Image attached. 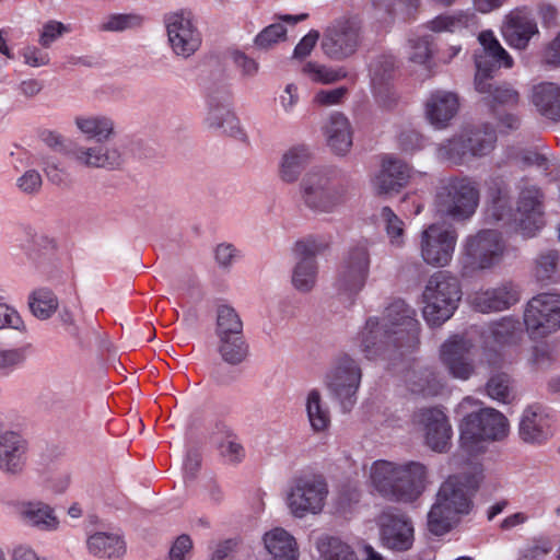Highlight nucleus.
Here are the masks:
<instances>
[{
    "label": "nucleus",
    "instance_id": "31",
    "mask_svg": "<svg viewBox=\"0 0 560 560\" xmlns=\"http://www.w3.org/2000/svg\"><path fill=\"white\" fill-rule=\"evenodd\" d=\"M86 547L91 555L100 559H119L126 553L125 540L116 533H94L88 537Z\"/></svg>",
    "mask_w": 560,
    "mask_h": 560
},
{
    "label": "nucleus",
    "instance_id": "57",
    "mask_svg": "<svg viewBox=\"0 0 560 560\" xmlns=\"http://www.w3.org/2000/svg\"><path fill=\"white\" fill-rule=\"evenodd\" d=\"M287 28L280 23H273L261 30L254 38V45L258 49L267 50L284 39Z\"/></svg>",
    "mask_w": 560,
    "mask_h": 560
},
{
    "label": "nucleus",
    "instance_id": "4",
    "mask_svg": "<svg viewBox=\"0 0 560 560\" xmlns=\"http://www.w3.org/2000/svg\"><path fill=\"white\" fill-rule=\"evenodd\" d=\"M300 190L305 207L329 213L346 201L348 180L335 168L313 171L302 179Z\"/></svg>",
    "mask_w": 560,
    "mask_h": 560
},
{
    "label": "nucleus",
    "instance_id": "14",
    "mask_svg": "<svg viewBox=\"0 0 560 560\" xmlns=\"http://www.w3.org/2000/svg\"><path fill=\"white\" fill-rule=\"evenodd\" d=\"M206 104V124L209 128L237 139L245 137L237 117L231 109V93L226 85L208 88Z\"/></svg>",
    "mask_w": 560,
    "mask_h": 560
},
{
    "label": "nucleus",
    "instance_id": "53",
    "mask_svg": "<svg viewBox=\"0 0 560 560\" xmlns=\"http://www.w3.org/2000/svg\"><path fill=\"white\" fill-rule=\"evenodd\" d=\"M325 476L313 467H305L299 470L289 490H328Z\"/></svg>",
    "mask_w": 560,
    "mask_h": 560
},
{
    "label": "nucleus",
    "instance_id": "50",
    "mask_svg": "<svg viewBox=\"0 0 560 560\" xmlns=\"http://www.w3.org/2000/svg\"><path fill=\"white\" fill-rule=\"evenodd\" d=\"M401 488L406 490H425L428 486V469L419 462H409L401 465Z\"/></svg>",
    "mask_w": 560,
    "mask_h": 560
},
{
    "label": "nucleus",
    "instance_id": "59",
    "mask_svg": "<svg viewBox=\"0 0 560 560\" xmlns=\"http://www.w3.org/2000/svg\"><path fill=\"white\" fill-rule=\"evenodd\" d=\"M381 217L385 222L387 235L392 244L400 245L404 236V222L394 213L389 207H383Z\"/></svg>",
    "mask_w": 560,
    "mask_h": 560
},
{
    "label": "nucleus",
    "instance_id": "20",
    "mask_svg": "<svg viewBox=\"0 0 560 560\" xmlns=\"http://www.w3.org/2000/svg\"><path fill=\"white\" fill-rule=\"evenodd\" d=\"M376 523L383 547L396 552H405L412 548L415 527L408 516L385 510L378 515Z\"/></svg>",
    "mask_w": 560,
    "mask_h": 560
},
{
    "label": "nucleus",
    "instance_id": "21",
    "mask_svg": "<svg viewBox=\"0 0 560 560\" xmlns=\"http://www.w3.org/2000/svg\"><path fill=\"white\" fill-rule=\"evenodd\" d=\"M556 411L541 406H528L522 413L518 434L523 442L533 445L545 444L555 433Z\"/></svg>",
    "mask_w": 560,
    "mask_h": 560
},
{
    "label": "nucleus",
    "instance_id": "8",
    "mask_svg": "<svg viewBox=\"0 0 560 560\" xmlns=\"http://www.w3.org/2000/svg\"><path fill=\"white\" fill-rule=\"evenodd\" d=\"M361 378L360 365L347 353L339 355L326 373L325 385L343 412L351 411L357 404Z\"/></svg>",
    "mask_w": 560,
    "mask_h": 560
},
{
    "label": "nucleus",
    "instance_id": "28",
    "mask_svg": "<svg viewBox=\"0 0 560 560\" xmlns=\"http://www.w3.org/2000/svg\"><path fill=\"white\" fill-rule=\"evenodd\" d=\"M26 441L16 432L0 434V469L15 474L21 471L26 460Z\"/></svg>",
    "mask_w": 560,
    "mask_h": 560
},
{
    "label": "nucleus",
    "instance_id": "41",
    "mask_svg": "<svg viewBox=\"0 0 560 560\" xmlns=\"http://www.w3.org/2000/svg\"><path fill=\"white\" fill-rule=\"evenodd\" d=\"M475 27H477V16L469 11L441 14L429 22V28L433 32L459 33Z\"/></svg>",
    "mask_w": 560,
    "mask_h": 560
},
{
    "label": "nucleus",
    "instance_id": "29",
    "mask_svg": "<svg viewBox=\"0 0 560 560\" xmlns=\"http://www.w3.org/2000/svg\"><path fill=\"white\" fill-rule=\"evenodd\" d=\"M458 97L446 91H434L425 103L428 120L436 128H443L456 115L458 110Z\"/></svg>",
    "mask_w": 560,
    "mask_h": 560
},
{
    "label": "nucleus",
    "instance_id": "15",
    "mask_svg": "<svg viewBox=\"0 0 560 560\" xmlns=\"http://www.w3.org/2000/svg\"><path fill=\"white\" fill-rule=\"evenodd\" d=\"M457 232L452 226L433 223L421 233L420 252L423 260L434 267H444L453 258Z\"/></svg>",
    "mask_w": 560,
    "mask_h": 560
},
{
    "label": "nucleus",
    "instance_id": "7",
    "mask_svg": "<svg viewBox=\"0 0 560 560\" xmlns=\"http://www.w3.org/2000/svg\"><path fill=\"white\" fill-rule=\"evenodd\" d=\"M504 252L501 233L497 230H482L469 236L460 258V273L471 277L477 271L490 269L497 265Z\"/></svg>",
    "mask_w": 560,
    "mask_h": 560
},
{
    "label": "nucleus",
    "instance_id": "42",
    "mask_svg": "<svg viewBox=\"0 0 560 560\" xmlns=\"http://www.w3.org/2000/svg\"><path fill=\"white\" fill-rule=\"evenodd\" d=\"M218 352L222 360L230 365L243 363L249 354V346L243 334L240 335H218Z\"/></svg>",
    "mask_w": 560,
    "mask_h": 560
},
{
    "label": "nucleus",
    "instance_id": "39",
    "mask_svg": "<svg viewBox=\"0 0 560 560\" xmlns=\"http://www.w3.org/2000/svg\"><path fill=\"white\" fill-rule=\"evenodd\" d=\"M395 69V58L390 55H381L371 61L369 72L374 93L388 92Z\"/></svg>",
    "mask_w": 560,
    "mask_h": 560
},
{
    "label": "nucleus",
    "instance_id": "11",
    "mask_svg": "<svg viewBox=\"0 0 560 560\" xmlns=\"http://www.w3.org/2000/svg\"><path fill=\"white\" fill-rule=\"evenodd\" d=\"M361 44V25L353 18H339L324 31L322 50L335 61L353 56Z\"/></svg>",
    "mask_w": 560,
    "mask_h": 560
},
{
    "label": "nucleus",
    "instance_id": "18",
    "mask_svg": "<svg viewBox=\"0 0 560 560\" xmlns=\"http://www.w3.org/2000/svg\"><path fill=\"white\" fill-rule=\"evenodd\" d=\"M327 246V243L313 236L295 243L294 253L298 261L292 272V284L298 291L306 293L314 288L317 279L316 256Z\"/></svg>",
    "mask_w": 560,
    "mask_h": 560
},
{
    "label": "nucleus",
    "instance_id": "49",
    "mask_svg": "<svg viewBox=\"0 0 560 560\" xmlns=\"http://www.w3.org/2000/svg\"><path fill=\"white\" fill-rule=\"evenodd\" d=\"M75 124L83 133L97 141L107 139L114 131L113 120L105 116L78 117Z\"/></svg>",
    "mask_w": 560,
    "mask_h": 560
},
{
    "label": "nucleus",
    "instance_id": "37",
    "mask_svg": "<svg viewBox=\"0 0 560 560\" xmlns=\"http://www.w3.org/2000/svg\"><path fill=\"white\" fill-rule=\"evenodd\" d=\"M75 159L91 167H118L121 163L120 152L116 149H107L103 145L95 148H79L73 151Z\"/></svg>",
    "mask_w": 560,
    "mask_h": 560
},
{
    "label": "nucleus",
    "instance_id": "12",
    "mask_svg": "<svg viewBox=\"0 0 560 560\" xmlns=\"http://www.w3.org/2000/svg\"><path fill=\"white\" fill-rule=\"evenodd\" d=\"M524 325L532 338H544L560 328V294L540 293L524 312Z\"/></svg>",
    "mask_w": 560,
    "mask_h": 560
},
{
    "label": "nucleus",
    "instance_id": "2",
    "mask_svg": "<svg viewBox=\"0 0 560 560\" xmlns=\"http://www.w3.org/2000/svg\"><path fill=\"white\" fill-rule=\"evenodd\" d=\"M516 210L512 207L510 186L502 176L491 177L488 183V218L498 226L514 230L525 237L534 236L545 224L544 199L540 187L522 178L518 185Z\"/></svg>",
    "mask_w": 560,
    "mask_h": 560
},
{
    "label": "nucleus",
    "instance_id": "23",
    "mask_svg": "<svg viewBox=\"0 0 560 560\" xmlns=\"http://www.w3.org/2000/svg\"><path fill=\"white\" fill-rule=\"evenodd\" d=\"M536 34H538L537 22L527 8H517L506 15L502 35L510 47L523 50Z\"/></svg>",
    "mask_w": 560,
    "mask_h": 560
},
{
    "label": "nucleus",
    "instance_id": "51",
    "mask_svg": "<svg viewBox=\"0 0 560 560\" xmlns=\"http://www.w3.org/2000/svg\"><path fill=\"white\" fill-rule=\"evenodd\" d=\"M467 130L441 144L439 153L454 164H463L470 156Z\"/></svg>",
    "mask_w": 560,
    "mask_h": 560
},
{
    "label": "nucleus",
    "instance_id": "25",
    "mask_svg": "<svg viewBox=\"0 0 560 560\" xmlns=\"http://www.w3.org/2000/svg\"><path fill=\"white\" fill-rule=\"evenodd\" d=\"M476 91L482 95V102L495 114L499 107H515L520 93L508 82H494L492 79L475 82Z\"/></svg>",
    "mask_w": 560,
    "mask_h": 560
},
{
    "label": "nucleus",
    "instance_id": "16",
    "mask_svg": "<svg viewBox=\"0 0 560 560\" xmlns=\"http://www.w3.org/2000/svg\"><path fill=\"white\" fill-rule=\"evenodd\" d=\"M522 323L513 317H503L491 323L482 334L483 355L493 369L501 368L505 346L516 345L522 337Z\"/></svg>",
    "mask_w": 560,
    "mask_h": 560
},
{
    "label": "nucleus",
    "instance_id": "54",
    "mask_svg": "<svg viewBox=\"0 0 560 560\" xmlns=\"http://www.w3.org/2000/svg\"><path fill=\"white\" fill-rule=\"evenodd\" d=\"M303 72L311 77L313 81L323 84H331L348 77V71L345 67L331 68L312 61H308L303 67Z\"/></svg>",
    "mask_w": 560,
    "mask_h": 560
},
{
    "label": "nucleus",
    "instance_id": "1",
    "mask_svg": "<svg viewBox=\"0 0 560 560\" xmlns=\"http://www.w3.org/2000/svg\"><path fill=\"white\" fill-rule=\"evenodd\" d=\"M419 334L416 311L397 299L386 307L382 323L377 317L366 319L359 334L360 350L368 360H394L415 351Z\"/></svg>",
    "mask_w": 560,
    "mask_h": 560
},
{
    "label": "nucleus",
    "instance_id": "40",
    "mask_svg": "<svg viewBox=\"0 0 560 560\" xmlns=\"http://www.w3.org/2000/svg\"><path fill=\"white\" fill-rule=\"evenodd\" d=\"M328 492H288L287 504L296 517L320 512L325 504V494Z\"/></svg>",
    "mask_w": 560,
    "mask_h": 560
},
{
    "label": "nucleus",
    "instance_id": "47",
    "mask_svg": "<svg viewBox=\"0 0 560 560\" xmlns=\"http://www.w3.org/2000/svg\"><path fill=\"white\" fill-rule=\"evenodd\" d=\"M30 308L38 319H48L57 311L59 302L56 294L47 288H39L28 298Z\"/></svg>",
    "mask_w": 560,
    "mask_h": 560
},
{
    "label": "nucleus",
    "instance_id": "61",
    "mask_svg": "<svg viewBox=\"0 0 560 560\" xmlns=\"http://www.w3.org/2000/svg\"><path fill=\"white\" fill-rule=\"evenodd\" d=\"M230 58L243 77L253 78L259 71L258 61L240 49H233L230 52Z\"/></svg>",
    "mask_w": 560,
    "mask_h": 560
},
{
    "label": "nucleus",
    "instance_id": "63",
    "mask_svg": "<svg viewBox=\"0 0 560 560\" xmlns=\"http://www.w3.org/2000/svg\"><path fill=\"white\" fill-rule=\"evenodd\" d=\"M425 139L416 130H402L398 137V143L401 151L413 153L424 147Z\"/></svg>",
    "mask_w": 560,
    "mask_h": 560
},
{
    "label": "nucleus",
    "instance_id": "62",
    "mask_svg": "<svg viewBox=\"0 0 560 560\" xmlns=\"http://www.w3.org/2000/svg\"><path fill=\"white\" fill-rule=\"evenodd\" d=\"M192 539L187 534H182L172 542L165 560H188L192 551Z\"/></svg>",
    "mask_w": 560,
    "mask_h": 560
},
{
    "label": "nucleus",
    "instance_id": "64",
    "mask_svg": "<svg viewBox=\"0 0 560 560\" xmlns=\"http://www.w3.org/2000/svg\"><path fill=\"white\" fill-rule=\"evenodd\" d=\"M552 548L548 539L535 540L523 549L522 560H544Z\"/></svg>",
    "mask_w": 560,
    "mask_h": 560
},
{
    "label": "nucleus",
    "instance_id": "13",
    "mask_svg": "<svg viewBox=\"0 0 560 560\" xmlns=\"http://www.w3.org/2000/svg\"><path fill=\"white\" fill-rule=\"evenodd\" d=\"M471 501L467 492H438L428 513V529L435 536L448 533L462 515L468 514Z\"/></svg>",
    "mask_w": 560,
    "mask_h": 560
},
{
    "label": "nucleus",
    "instance_id": "22",
    "mask_svg": "<svg viewBox=\"0 0 560 560\" xmlns=\"http://www.w3.org/2000/svg\"><path fill=\"white\" fill-rule=\"evenodd\" d=\"M423 427L425 443L435 452H446L450 446L452 428L446 415L438 407L421 408L413 417Z\"/></svg>",
    "mask_w": 560,
    "mask_h": 560
},
{
    "label": "nucleus",
    "instance_id": "32",
    "mask_svg": "<svg viewBox=\"0 0 560 560\" xmlns=\"http://www.w3.org/2000/svg\"><path fill=\"white\" fill-rule=\"evenodd\" d=\"M532 102L541 116L560 121V86L552 82H542L533 89Z\"/></svg>",
    "mask_w": 560,
    "mask_h": 560
},
{
    "label": "nucleus",
    "instance_id": "34",
    "mask_svg": "<svg viewBox=\"0 0 560 560\" xmlns=\"http://www.w3.org/2000/svg\"><path fill=\"white\" fill-rule=\"evenodd\" d=\"M326 136L328 145L336 154H346L352 145L350 122L341 113L330 116L326 126Z\"/></svg>",
    "mask_w": 560,
    "mask_h": 560
},
{
    "label": "nucleus",
    "instance_id": "35",
    "mask_svg": "<svg viewBox=\"0 0 560 560\" xmlns=\"http://www.w3.org/2000/svg\"><path fill=\"white\" fill-rule=\"evenodd\" d=\"M215 429L223 434V439L218 444L219 455L222 460L232 466H237L244 462L246 450L240 442L236 433L224 422H217Z\"/></svg>",
    "mask_w": 560,
    "mask_h": 560
},
{
    "label": "nucleus",
    "instance_id": "46",
    "mask_svg": "<svg viewBox=\"0 0 560 560\" xmlns=\"http://www.w3.org/2000/svg\"><path fill=\"white\" fill-rule=\"evenodd\" d=\"M315 546L322 560H355V552L339 537L323 535Z\"/></svg>",
    "mask_w": 560,
    "mask_h": 560
},
{
    "label": "nucleus",
    "instance_id": "19",
    "mask_svg": "<svg viewBox=\"0 0 560 560\" xmlns=\"http://www.w3.org/2000/svg\"><path fill=\"white\" fill-rule=\"evenodd\" d=\"M478 40L481 49L475 52L476 74L478 79H493L501 68L511 69L514 65L512 56L502 47L491 30L480 32Z\"/></svg>",
    "mask_w": 560,
    "mask_h": 560
},
{
    "label": "nucleus",
    "instance_id": "38",
    "mask_svg": "<svg viewBox=\"0 0 560 560\" xmlns=\"http://www.w3.org/2000/svg\"><path fill=\"white\" fill-rule=\"evenodd\" d=\"M401 465L378 459L372 464L371 480L374 490H404L400 483Z\"/></svg>",
    "mask_w": 560,
    "mask_h": 560
},
{
    "label": "nucleus",
    "instance_id": "30",
    "mask_svg": "<svg viewBox=\"0 0 560 560\" xmlns=\"http://www.w3.org/2000/svg\"><path fill=\"white\" fill-rule=\"evenodd\" d=\"M420 0H372L377 18L385 23L415 20Z\"/></svg>",
    "mask_w": 560,
    "mask_h": 560
},
{
    "label": "nucleus",
    "instance_id": "9",
    "mask_svg": "<svg viewBox=\"0 0 560 560\" xmlns=\"http://www.w3.org/2000/svg\"><path fill=\"white\" fill-rule=\"evenodd\" d=\"M167 43L174 55L187 59L195 55L202 44V35L190 9L182 8L163 15Z\"/></svg>",
    "mask_w": 560,
    "mask_h": 560
},
{
    "label": "nucleus",
    "instance_id": "44",
    "mask_svg": "<svg viewBox=\"0 0 560 560\" xmlns=\"http://www.w3.org/2000/svg\"><path fill=\"white\" fill-rule=\"evenodd\" d=\"M408 384L412 393L423 396L438 395L444 387L435 369L431 366L422 368L418 372L413 371L408 378Z\"/></svg>",
    "mask_w": 560,
    "mask_h": 560
},
{
    "label": "nucleus",
    "instance_id": "36",
    "mask_svg": "<svg viewBox=\"0 0 560 560\" xmlns=\"http://www.w3.org/2000/svg\"><path fill=\"white\" fill-rule=\"evenodd\" d=\"M311 158L310 149L306 145H295L289 149L282 156L280 164V177L285 183L298 180L305 170Z\"/></svg>",
    "mask_w": 560,
    "mask_h": 560
},
{
    "label": "nucleus",
    "instance_id": "24",
    "mask_svg": "<svg viewBox=\"0 0 560 560\" xmlns=\"http://www.w3.org/2000/svg\"><path fill=\"white\" fill-rule=\"evenodd\" d=\"M19 520L31 528L52 533L60 528V520L49 504L42 501H23L13 504Z\"/></svg>",
    "mask_w": 560,
    "mask_h": 560
},
{
    "label": "nucleus",
    "instance_id": "52",
    "mask_svg": "<svg viewBox=\"0 0 560 560\" xmlns=\"http://www.w3.org/2000/svg\"><path fill=\"white\" fill-rule=\"evenodd\" d=\"M215 334L217 336L243 334V322L232 306L226 304L218 306Z\"/></svg>",
    "mask_w": 560,
    "mask_h": 560
},
{
    "label": "nucleus",
    "instance_id": "10",
    "mask_svg": "<svg viewBox=\"0 0 560 560\" xmlns=\"http://www.w3.org/2000/svg\"><path fill=\"white\" fill-rule=\"evenodd\" d=\"M368 240H360L349 246L340 262L337 287L349 296L358 294L370 275L371 255Z\"/></svg>",
    "mask_w": 560,
    "mask_h": 560
},
{
    "label": "nucleus",
    "instance_id": "33",
    "mask_svg": "<svg viewBox=\"0 0 560 560\" xmlns=\"http://www.w3.org/2000/svg\"><path fill=\"white\" fill-rule=\"evenodd\" d=\"M264 544L272 560H298L295 539L283 528H273L264 536Z\"/></svg>",
    "mask_w": 560,
    "mask_h": 560
},
{
    "label": "nucleus",
    "instance_id": "5",
    "mask_svg": "<svg viewBox=\"0 0 560 560\" xmlns=\"http://www.w3.org/2000/svg\"><path fill=\"white\" fill-rule=\"evenodd\" d=\"M462 285L448 271L432 275L423 292V317L429 326L439 327L450 319L462 299Z\"/></svg>",
    "mask_w": 560,
    "mask_h": 560
},
{
    "label": "nucleus",
    "instance_id": "58",
    "mask_svg": "<svg viewBox=\"0 0 560 560\" xmlns=\"http://www.w3.org/2000/svg\"><path fill=\"white\" fill-rule=\"evenodd\" d=\"M560 255L557 250L550 249L542 253L536 267V276L540 281L550 280L556 273L559 265Z\"/></svg>",
    "mask_w": 560,
    "mask_h": 560
},
{
    "label": "nucleus",
    "instance_id": "6",
    "mask_svg": "<svg viewBox=\"0 0 560 560\" xmlns=\"http://www.w3.org/2000/svg\"><path fill=\"white\" fill-rule=\"evenodd\" d=\"M479 202L477 183L469 177H454L444 183L435 196L436 211L454 220L471 217Z\"/></svg>",
    "mask_w": 560,
    "mask_h": 560
},
{
    "label": "nucleus",
    "instance_id": "45",
    "mask_svg": "<svg viewBox=\"0 0 560 560\" xmlns=\"http://www.w3.org/2000/svg\"><path fill=\"white\" fill-rule=\"evenodd\" d=\"M481 465H472L467 469L448 476L439 490H479L483 480Z\"/></svg>",
    "mask_w": 560,
    "mask_h": 560
},
{
    "label": "nucleus",
    "instance_id": "3",
    "mask_svg": "<svg viewBox=\"0 0 560 560\" xmlns=\"http://www.w3.org/2000/svg\"><path fill=\"white\" fill-rule=\"evenodd\" d=\"M460 448L470 456L486 452L491 442H500L509 434L506 417L493 408H480L466 415L459 424Z\"/></svg>",
    "mask_w": 560,
    "mask_h": 560
},
{
    "label": "nucleus",
    "instance_id": "55",
    "mask_svg": "<svg viewBox=\"0 0 560 560\" xmlns=\"http://www.w3.org/2000/svg\"><path fill=\"white\" fill-rule=\"evenodd\" d=\"M410 56L412 62L425 65L433 54L434 36L432 34L412 35L409 38Z\"/></svg>",
    "mask_w": 560,
    "mask_h": 560
},
{
    "label": "nucleus",
    "instance_id": "60",
    "mask_svg": "<svg viewBox=\"0 0 560 560\" xmlns=\"http://www.w3.org/2000/svg\"><path fill=\"white\" fill-rule=\"evenodd\" d=\"M139 23V18L135 14L115 13L100 25L102 32H122Z\"/></svg>",
    "mask_w": 560,
    "mask_h": 560
},
{
    "label": "nucleus",
    "instance_id": "56",
    "mask_svg": "<svg viewBox=\"0 0 560 560\" xmlns=\"http://www.w3.org/2000/svg\"><path fill=\"white\" fill-rule=\"evenodd\" d=\"M511 377L508 373L499 372L490 376L487 382V394L500 402H509Z\"/></svg>",
    "mask_w": 560,
    "mask_h": 560
},
{
    "label": "nucleus",
    "instance_id": "48",
    "mask_svg": "<svg viewBox=\"0 0 560 560\" xmlns=\"http://www.w3.org/2000/svg\"><path fill=\"white\" fill-rule=\"evenodd\" d=\"M470 156H485L489 154L497 142V132L493 128L485 126L467 130Z\"/></svg>",
    "mask_w": 560,
    "mask_h": 560
},
{
    "label": "nucleus",
    "instance_id": "43",
    "mask_svg": "<svg viewBox=\"0 0 560 560\" xmlns=\"http://www.w3.org/2000/svg\"><path fill=\"white\" fill-rule=\"evenodd\" d=\"M306 413L314 432L326 431L331 422L330 410L318 389L310 390L306 398Z\"/></svg>",
    "mask_w": 560,
    "mask_h": 560
},
{
    "label": "nucleus",
    "instance_id": "27",
    "mask_svg": "<svg viewBox=\"0 0 560 560\" xmlns=\"http://www.w3.org/2000/svg\"><path fill=\"white\" fill-rule=\"evenodd\" d=\"M518 301V295L511 284L480 290L472 298V305L481 313L501 312Z\"/></svg>",
    "mask_w": 560,
    "mask_h": 560
},
{
    "label": "nucleus",
    "instance_id": "17",
    "mask_svg": "<svg viewBox=\"0 0 560 560\" xmlns=\"http://www.w3.org/2000/svg\"><path fill=\"white\" fill-rule=\"evenodd\" d=\"M474 348L471 340L459 335L450 337L441 345L440 361L453 378L467 381L475 374Z\"/></svg>",
    "mask_w": 560,
    "mask_h": 560
},
{
    "label": "nucleus",
    "instance_id": "26",
    "mask_svg": "<svg viewBox=\"0 0 560 560\" xmlns=\"http://www.w3.org/2000/svg\"><path fill=\"white\" fill-rule=\"evenodd\" d=\"M411 175L410 166L404 161L386 156L382 163V170L375 178V186L380 195L399 192L407 185Z\"/></svg>",
    "mask_w": 560,
    "mask_h": 560
}]
</instances>
